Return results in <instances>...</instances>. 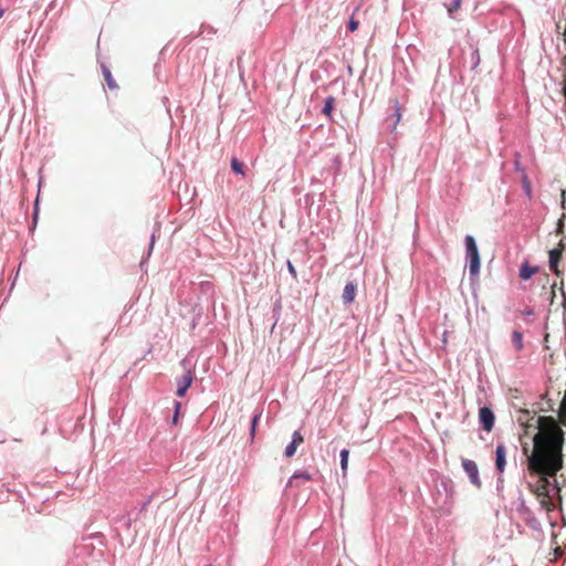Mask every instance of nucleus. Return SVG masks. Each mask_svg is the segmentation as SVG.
Here are the masks:
<instances>
[{
    "label": "nucleus",
    "instance_id": "obj_1",
    "mask_svg": "<svg viewBox=\"0 0 566 566\" xmlns=\"http://www.w3.org/2000/svg\"><path fill=\"white\" fill-rule=\"evenodd\" d=\"M527 426L534 427L538 432L533 437L534 450L528 453V447L524 446L523 451L527 457L530 472L539 478L538 485L532 483L527 485L530 491L539 499L541 506L549 510L547 499L551 496V488L556 493L560 491L555 476L563 469V434L556 419L552 416L534 415Z\"/></svg>",
    "mask_w": 566,
    "mask_h": 566
},
{
    "label": "nucleus",
    "instance_id": "obj_2",
    "mask_svg": "<svg viewBox=\"0 0 566 566\" xmlns=\"http://www.w3.org/2000/svg\"><path fill=\"white\" fill-rule=\"evenodd\" d=\"M465 264L469 268V280L472 287L479 285V275L481 269V256L476 241L473 235L464 237Z\"/></svg>",
    "mask_w": 566,
    "mask_h": 566
},
{
    "label": "nucleus",
    "instance_id": "obj_3",
    "mask_svg": "<svg viewBox=\"0 0 566 566\" xmlns=\"http://www.w3.org/2000/svg\"><path fill=\"white\" fill-rule=\"evenodd\" d=\"M516 512L530 528L533 531H542L541 522L537 520L534 512L526 505L521 491L516 501Z\"/></svg>",
    "mask_w": 566,
    "mask_h": 566
},
{
    "label": "nucleus",
    "instance_id": "obj_4",
    "mask_svg": "<svg viewBox=\"0 0 566 566\" xmlns=\"http://www.w3.org/2000/svg\"><path fill=\"white\" fill-rule=\"evenodd\" d=\"M390 104H391L390 109L392 111V113L386 118V123H387L388 129L391 133H395L399 122L401 120L403 108L399 104L398 99H396V98L391 99Z\"/></svg>",
    "mask_w": 566,
    "mask_h": 566
},
{
    "label": "nucleus",
    "instance_id": "obj_5",
    "mask_svg": "<svg viewBox=\"0 0 566 566\" xmlns=\"http://www.w3.org/2000/svg\"><path fill=\"white\" fill-rule=\"evenodd\" d=\"M479 423H480L481 428L486 432H491L493 430L494 423H495V415L490 407H488V406L480 407Z\"/></svg>",
    "mask_w": 566,
    "mask_h": 566
},
{
    "label": "nucleus",
    "instance_id": "obj_6",
    "mask_svg": "<svg viewBox=\"0 0 566 566\" xmlns=\"http://www.w3.org/2000/svg\"><path fill=\"white\" fill-rule=\"evenodd\" d=\"M462 469L467 473L470 482L476 488L481 489L482 482L479 475V468L473 460L462 459Z\"/></svg>",
    "mask_w": 566,
    "mask_h": 566
},
{
    "label": "nucleus",
    "instance_id": "obj_7",
    "mask_svg": "<svg viewBox=\"0 0 566 566\" xmlns=\"http://www.w3.org/2000/svg\"><path fill=\"white\" fill-rule=\"evenodd\" d=\"M560 248H555L548 252V266L552 272L557 276H562L563 272L559 270L562 260V248L564 247V239L559 242Z\"/></svg>",
    "mask_w": 566,
    "mask_h": 566
},
{
    "label": "nucleus",
    "instance_id": "obj_8",
    "mask_svg": "<svg viewBox=\"0 0 566 566\" xmlns=\"http://www.w3.org/2000/svg\"><path fill=\"white\" fill-rule=\"evenodd\" d=\"M506 467V448L504 443H497L495 448V470L501 475Z\"/></svg>",
    "mask_w": 566,
    "mask_h": 566
},
{
    "label": "nucleus",
    "instance_id": "obj_9",
    "mask_svg": "<svg viewBox=\"0 0 566 566\" xmlns=\"http://www.w3.org/2000/svg\"><path fill=\"white\" fill-rule=\"evenodd\" d=\"M193 380L192 373L188 370L184 376L177 380V396L184 397L187 389L191 386Z\"/></svg>",
    "mask_w": 566,
    "mask_h": 566
},
{
    "label": "nucleus",
    "instance_id": "obj_10",
    "mask_svg": "<svg viewBox=\"0 0 566 566\" xmlns=\"http://www.w3.org/2000/svg\"><path fill=\"white\" fill-rule=\"evenodd\" d=\"M467 43L470 49V67L472 71H475L480 64V53L478 46L472 42V38L470 34H467Z\"/></svg>",
    "mask_w": 566,
    "mask_h": 566
},
{
    "label": "nucleus",
    "instance_id": "obj_11",
    "mask_svg": "<svg viewBox=\"0 0 566 566\" xmlns=\"http://www.w3.org/2000/svg\"><path fill=\"white\" fill-rule=\"evenodd\" d=\"M304 438L300 431H294L291 443L285 448L284 454L291 458L295 454L297 447L302 444Z\"/></svg>",
    "mask_w": 566,
    "mask_h": 566
},
{
    "label": "nucleus",
    "instance_id": "obj_12",
    "mask_svg": "<svg viewBox=\"0 0 566 566\" xmlns=\"http://www.w3.org/2000/svg\"><path fill=\"white\" fill-rule=\"evenodd\" d=\"M538 272V266L531 265L528 262L522 263L520 266V277L524 281L530 280L535 273Z\"/></svg>",
    "mask_w": 566,
    "mask_h": 566
},
{
    "label": "nucleus",
    "instance_id": "obj_13",
    "mask_svg": "<svg viewBox=\"0 0 566 566\" xmlns=\"http://www.w3.org/2000/svg\"><path fill=\"white\" fill-rule=\"evenodd\" d=\"M356 297V286L352 282L347 283L343 291V302L345 304H350L355 301Z\"/></svg>",
    "mask_w": 566,
    "mask_h": 566
},
{
    "label": "nucleus",
    "instance_id": "obj_14",
    "mask_svg": "<svg viewBox=\"0 0 566 566\" xmlns=\"http://www.w3.org/2000/svg\"><path fill=\"white\" fill-rule=\"evenodd\" d=\"M512 344L516 350L523 348V334L522 332L514 329L512 333Z\"/></svg>",
    "mask_w": 566,
    "mask_h": 566
},
{
    "label": "nucleus",
    "instance_id": "obj_15",
    "mask_svg": "<svg viewBox=\"0 0 566 566\" xmlns=\"http://www.w3.org/2000/svg\"><path fill=\"white\" fill-rule=\"evenodd\" d=\"M334 106H335V98L333 96H328L325 99V104L323 107V114L326 115L327 117L332 118V113H333Z\"/></svg>",
    "mask_w": 566,
    "mask_h": 566
},
{
    "label": "nucleus",
    "instance_id": "obj_16",
    "mask_svg": "<svg viewBox=\"0 0 566 566\" xmlns=\"http://www.w3.org/2000/svg\"><path fill=\"white\" fill-rule=\"evenodd\" d=\"M103 76L111 90L117 88V84H116L111 71L105 66H103Z\"/></svg>",
    "mask_w": 566,
    "mask_h": 566
},
{
    "label": "nucleus",
    "instance_id": "obj_17",
    "mask_svg": "<svg viewBox=\"0 0 566 566\" xmlns=\"http://www.w3.org/2000/svg\"><path fill=\"white\" fill-rule=\"evenodd\" d=\"M304 480V481H310L312 480V476L307 473V472H302V473H295L292 475V478L290 479L289 481V485L292 486L294 485V483L297 481V480Z\"/></svg>",
    "mask_w": 566,
    "mask_h": 566
},
{
    "label": "nucleus",
    "instance_id": "obj_18",
    "mask_svg": "<svg viewBox=\"0 0 566 566\" xmlns=\"http://www.w3.org/2000/svg\"><path fill=\"white\" fill-rule=\"evenodd\" d=\"M348 459H349V451L346 449H343L340 451V467L343 472L345 473L348 467Z\"/></svg>",
    "mask_w": 566,
    "mask_h": 566
},
{
    "label": "nucleus",
    "instance_id": "obj_19",
    "mask_svg": "<svg viewBox=\"0 0 566 566\" xmlns=\"http://www.w3.org/2000/svg\"><path fill=\"white\" fill-rule=\"evenodd\" d=\"M231 168L235 174L244 175L243 164L237 158L231 159Z\"/></svg>",
    "mask_w": 566,
    "mask_h": 566
},
{
    "label": "nucleus",
    "instance_id": "obj_20",
    "mask_svg": "<svg viewBox=\"0 0 566 566\" xmlns=\"http://www.w3.org/2000/svg\"><path fill=\"white\" fill-rule=\"evenodd\" d=\"M261 415H262V412L260 411V412L255 413L253 419H252V423H251V437L252 438L254 437L256 423L260 420Z\"/></svg>",
    "mask_w": 566,
    "mask_h": 566
},
{
    "label": "nucleus",
    "instance_id": "obj_21",
    "mask_svg": "<svg viewBox=\"0 0 566 566\" xmlns=\"http://www.w3.org/2000/svg\"><path fill=\"white\" fill-rule=\"evenodd\" d=\"M359 27V22L357 20H355L354 15H352V18L349 19L348 21V30L350 32H355Z\"/></svg>",
    "mask_w": 566,
    "mask_h": 566
},
{
    "label": "nucleus",
    "instance_id": "obj_22",
    "mask_svg": "<svg viewBox=\"0 0 566 566\" xmlns=\"http://www.w3.org/2000/svg\"><path fill=\"white\" fill-rule=\"evenodd\" d=\"M287 270L294 279L297 277V272L291 261H287Z\"/></svg>",
    "mask_w": 566,
    "mask_h": 566
},
{
    "label": "nucleus",
    "instance_id": "obj_23",
    "mask_svg": "<svg viewBox=\"0 0 566 566\" xmlns=\"http://www.w3.org/2000/svg\"><path fill=\"white\" fill-rule=\"evenodd\" d=\"M564 217H562L557 222L556 232L562 233L564 231Z\"/></svg>",
    "mask_w": 566,
    "mask_h": 566
},
{
    "label": "nucleus",
    "instance_id": "obj_24",
    "mask_svg": "<svg viewBox=\"0 0 566 566\" xmlns=\"http://www.w3.org/2000/svg\"><path fill=\"white\" fill-rule=\"evenodd\" d=\"M460 6V0H453V6L449 9V12L452 13Z\"/></svg>",
    "mask_w": 566,
    "mask_h": 566
},
{
    "label": "nucleus",
    "instance_id": "obj_25",
    "mask_svg": "<svg viewBox=\"0 0 566 566\" xmlns=\"http://www.w3.org/2000/svg\"><path fill=\"white\" fill-rule=\"evenodd\" d=\"M562 208L566 209V191H562Z\"/></svg>",
    "mask_w": 566,
    "mask_h": 566
},
{
    "label": "nucleus",
    "instance_id": "obj_26",
    "mask_svg": "<svg viewBox=\"0 0 566 566\" xmlns=\"http://www.w3.org/2000/svg\"><path fill=\"white\" fill-rule=\"evenodd\" d=\"M525 316H532L534 315V310L532 307H526L523 312Z\"/></svg>",
    "mask_w": 566,
    "mask_h": 566
},
{
    "label": "nucleus",
    "instance_id": "obj_27",
    "mask_svg": "<svg viewBox=\"0 0 566 566\" xmlns=\"http://www.w3.org/2000/svg\"><path fill=\"white\" fill-rule=\"evenodd\" d=\"M179 409H180V402H176V412H175V417H174V422L177 421Z\"/></svg>",
    "mask_w": 566,
    "mask_h": 566
},
{
    "label": "nucleus",
    "instance_id": "obj_28",
    "mask_svg": "<svg viewBox=\"0 0 566 566\" xmlns=\"http://www.w3.org/2000/svg\"><path fill=\"white\" fill-rule=\"evenodd\" d=\"M524 189L527 195L531 193V186L526 180H524Z\"/></svg>",
    "mask_w": 566,
    "mask_h": 566
},
{
    "label": "nucleus",
    "instance_id": "obj_29",
    "mask_svg": "<svg viewBox=\"0 0 566 566\" xmlns=\"http://www.w3.org/2000/svg\"><path fill=\"white\" fill-rule=\"evenodd\" d=\"M503 482H504V481H503V479H502L501 476H499V478H497V482H496V484H497V485H496L497 490H500V489L503 486Z\"/></svg>",
    "mask_w": 566,
    "mask_h": 566
},
{
    "label": "nucleus",
    "instance_id": "obj_30",
    "mask_svg": "<svg viewBox=\"0 0 566 566\" xmlns=\"http://www.w3.org/2000/svg\"><path fill=\"white\" fill-rule=\"evenodd\" d=\"M555 557H559L562 555V549L559 547H556L554 549Z\"/></svg>",
    "mask_w": 566,
    "mask_h": 566
},
{
    "label": "nucleus",
    "instance_id": "obj_31",
    "mask_svg": "<svg viewBox=\"0 0 566 566\" xmlns=\"http://www.w3.org/2000/svg\"><path fill=\"white\" fill-rule=\"evenodd\" d=\"M4 14V9H0V19L3 17Z\"/></svg>",
    "mask_w": 566,
    "mask_h": 566
}]
</instances>
